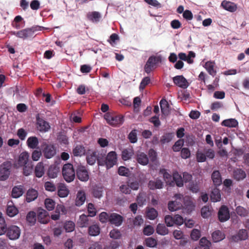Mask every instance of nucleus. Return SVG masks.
Returning a JSON list of instances; mask_svg holds the SVG:
<instances>
[{
	"instance_id": "f257e3e1",
	"label": "nucleus",
	"mask_w": 249,
	"mask_h": 249,
	"mask_svg": "<svg viewBox=\"0 0 249 249\" xmlns=\"http://www.w3.org/2000/svg\"><path fill=\"white\" fill-rule=\"evenodd\" d=\"M62 172L64 179L68 183L72 182L75 178V172L73 166L71 163L64 164Z\"/></svg>"
},
{
	"instance_id": "f03ea898",
	"label": "nucleus",
	"mask_w": 249,
	"mask_h": 249,
	"mask_svg": "<svg viewBox=\"0 0 249 249\" xmlns=\"http://www.w3.org/2000/svg\"><path fill=\"white\" fill-rule=\"evenodd\" d=\"M104 118L107 123L112 126H120L124 121L123 115H116L109 112L105 114Z\"/></svg>"
},
{
	"instance_id": "7ed1b4c3",
	"label": "nucleus",
	"mask_w": 249,
	"mask_h": 249,
	"mask_svg": "<svg viewBox=\"0 0 249 249\" xmlns=\"http://www.w3.org/2000/svg\"><path fill=\"white\" fill-rule=\"evenodd\" d=\"M43 27L38 25L33 26L31 28L22 29L17 32V36L23 39L31 37L34 36L35 32L41 31Z\"/></svg>"
},
{
	"instance_id": "20e7f679",
	"label": "nucleus",
	"mask_w": 249,
	"mask_h": 249,
	"mask_svg": "<svg viewBox=\"0 0 249 249\" xmlns=\"http://www.w3.org/2000/svg\"><path fill=\"white\" fill-rule=\"evenodd\" d=\"M161 62L160 56L152 55L149 57L144 66V71L147 73H149L152 71L157 67L158 64Z\"/></svg>"
},
{
	"instance_id": "39448f33",
	"label": "nucleus",
	"mask_w": 249,
	"mask_h": 249,
	"mask_svg": "<svg viewBox=\"0 0 249 249\" xmlns=\"http://www.w3.org/2000/svg\"><path fill=\"white\" fill-rule=\"evenodd\" d=\"M176 200L169 201L168 203V209L170 211L174 212L181 209L182 206L183 195L179 194L175 195Z\"/></svg>"
},
{
	"instance_id": "423d86ee",
	"label": "nucleus",
	"mask_w": 249,
	"mask_h": 249,
	"mask_svg": "<svg viewBox=\"0 0 249 249\" xmlns=\"http://www.w3.org/2000/svg\"><path fill=\"white\" fill-rule=\"evenodd\" d=\"M12 168L10 161L4 162L0 166V180H5L8 178Z\"/></svg>"
},
{
	"instance_id": "0eeeda50",
	"label": "nucleus",
	"mask_w": 249,
	"mask_h": 249,
	"mask_svg": "<svg viewBox=\"0 0 249 249\" xmlns=\"http://www.w3.org/2000/svg\"><path fill=\"white\" fill-rule=\"evenodd\" d=\"M76 176L81 181H87L89 178V175L86 167L81 165H78L76 169Z\"/></svg>"
},
{
	"instance_id": "6e6552de",
	"label": "nucleus",
	"mask_w": 249,
	"mask_h": 249,
	"mask_svg": "<svg viewBox=\"0 0 249 249\" xmlns=\"http://www.w3.org/2000/svg\"><path fill=\"white\" fill-rule=\"evenodd\" d=\"M218 220L221 222H224L228 220L230 218V214L229 208L225 205H222L218 212Z\"/></svg>"
},
{
	"instance_id": "1a4fd4ad",
	"label": "nucleus",
	"mask_w": 249,
	"mask_h": 249,
	"mask_svg": "<svg viewBox=\"0 0 249 249\" xmlns=\"http://www.w3.org/2000/svg\"><path fill=\"white\" fill-rule=\"evenodd\" d=\"M37 220L42 224H47L50 220L48 212L42 208H38L37 214Z\"/></svg>"
},
{
	"instance_id": "9d476101",
	"label": "nucleus",
	"mask_w": 249,
	"mask_h": 249,
	"mask_svg": "<svg viewBox=\"0 0 249 249\" xmlns=\"http://www.w3.org/2000/svg\"><path fill=\"white\" fill-rule=\"evenodd\" d=\"M44 156L46 159H51L56 154V148L53 144H46L43 149Z\"/></svg>"
},
{
	"instance_id": "9b49d317",
	"label": "nucleus",
	"mask_w": 249,
	"mask_h": 249,
	"mask_svg": "<svg viewBox=\"0 0 249 249\" xmlns=\"http://www.w3.org/2000/svg\"><path fill=\"white\" fill-rule=\"evenodd\" d=\"M174 84L182 89H186L189 86V83L183 75H177L173 77Z\"/></svg>"
},
{
	"instance_id": "f8f14e48",
	"label": "nucleus",
	"mask_w": 249,
	"mask_h": 249,
	"mask_svg": "<svg viewBox=\"0 0 249 249\" xmlns=\"http://www.w3.org/2000/svg\"><path fill=\"white\" fill-rule=\"evenodd\" d=\"M107 161V168L112 167L117 162V155L115 151H111L108 153L106 157Z\"/></svg>"
},
{
	"instance_id": "ddd939ff",
	"label": "nucleus",
	"mask_w": 249,
	"mask_h": 249,
	"mask_svg": "<svg viewBox=\"0 0 249 249\" xmlns=\"http://www.w3.org/2000/svg\"><path fill=\"white\" fill-rule=\"evenodd\" d=\"M104 191V187L101 185H95L91 188V193L93 197L101 198L103 196Z\"/></svg>"
},
{
	"instance_id": "4468645a",
	"label": "nucleus",
	"mask_w": 249,
	"mask_h": 249,
	"mask_svg": "<svg viewBox=\"0 0 249 249\" xmlns=\"http://www.w3.org/2000/svg\"><path fill=\"white\" fill-rule=\"evenodd\" d=\"M98 158V152L88 150L87 153L86 160L87 163L91 165H93Z\"/></svg>"
},
{
	"instance_id": "2eb2a0df",
	"label": "nucleus",
	"mask_w": 249,
	"mask_h": 249,
	"mask_svg": "<svg viewBox=\"0 0 249 249\" xmlns=\"http://www.w3.org/2000/svg\"><path fill=\"white\" fill-rule=\"evenodd\" d=\"M36 121L37 128L40 131L46 132L50 129V126L47 122L39 118V116L36 117Z\"/></svg>"
},
{
	"instance_id": "dca6fc26",
	"label": "nucleus",
	"mask_w": 249,
	"mask_h": 249,
	"mask_svg": "<svg viewBox=\"0 0 249 249\" xmlns=\"http://www.w3.org/2000/svg\"><path fill=\"white\" fill-rule=\"evenodd\" d=\"M123 221V217L116 213H112L109 215V222L116 226H120Z\"/></svg>"
},
{
	"instance_id": "f3484780",
	"label": "nucleus",
	"mask_w": 249,
	"mask_h": 249,
	"mask_svg": "<svg viewBox=\"0 0 249 249\" xmlns=\"http://www.w3.org/2000/svg\"><path fill=\"white\" fill-rule=\"evenodd\" d=\"M221 6L223 9L230 12H234L237 9V5L234 2L230 1H222Z\"/></svg>"
},
{
	"instance_id": "a211bd4d",
	"label": "nucleus",
	"mask_w": 249,
	"mask_h": 249,
	"mask_svg": "<svg viewBox=\"0 0 249 249\" xmlns=\"http://www.w3.org/2000/svg\"><path fill=\"white\" fill-rule=\"evenodd\" d=\"M137 162L142 165H146L149 162V159L147 155L143 152H139L136 156Z\"/></svg>"
},
{
	"instance_id": "6ab92c4d",
	"label": "nucleus",
	"mask_w": 249,
	"mask_h": 249,
	"mask_svg": "<svg viewBox=\"0 0 249 249\" xmlns=\"http://www.w3.org/2000/svg\"><path fill=\"white\" fill-rule=\"evenodd\" d=\"M161 111L162 114L167 116L170 114L169 105L168 102L165 99H162L160 102Z\"/></svg>"
},
{
	"instance_id": "aec40b11",
	"label": "nucleus",
	"mask_w": 249,
	"mask_h": 249,
	"mask_svg": "<svg viewBox=\"0 0 249 249\" xmlns=\"http://www.w3.org/2000/svg\"><path fill=\"white\" fill-rule=\"evenodd\" d=\"M233 177L236 180L240 181L246 178V174L242 169L237 168L233 171Z\"/></svg>"
},
{
	"instance_id": "412c9836",
	"label": "nucleus",
	"mask_w": 249,
	"mask_h": 249,
	"mask_svg": "<svg viewBox=\"0 0 249 249\" xmlns=\"http://www.w3.org/2000/svg\"><path fill=\"white\" fill-rule=\"evenodd\" d=\"M86 198V193L84 191L80 190L77 192L75 199V205L81 206L83 204Z\"/></svg>"
},
{
	"instance_id": "4be33fe9",
	"label": "nucleus",
	"mask_w": 249,
	"mask_h": 249,
	"mask_svg": "<svg viewBox=\"0 0 249 249\" xmlns=\"http://www.w3.org/2000/svg\"><path fill=\"white\" fill-rule=\"evenodd\" d=\"M29 155L27 152H23L21 153L19 156L18 161V164L19 166H22L24 165L30 163L29 161Z\"/></svg>"
},
{
	"instance_id": "5701e85b",
	"label": "nucleus",
	"mask_w": 249,
	"mask_h": 249,
	"mask_svg": "<svg viewBox=\"0 0 249 249\" xmlns=\"http://www.w3.org/2000/svg\"><path fill=\"white\" fill-rule=\"evenodd\" d=\"M38 192L34 189H30L26 193V200L27 202H31L37 198Z\"/></svg>"
},
{
	"instance_id": "b1692460",
	"label": "nucleus",
	"mask_w": 249,
	"mask_h": 249,
	"mask_svg": "<svg viewBox=\"0 0 249 249\" xmlns=\"http://www.w3.org/2000/svg\"><path fill=\"white\" fill-rule=\"evenodd\" d=\"M86 153L85 147L81 144L76 145L72 149V154L75 157H81Z\"/></svg>"
},
{
	"instance_id": "393cba45",
	"label": "nucleus",
	"mask_w": 249,
	"mask_h": 249,
	"mask_svg": "<svg viewBox=\"0 0 249 249\" xmlns=\"http://www.w3.org/2000/svg\"><path fill=\"white\" fill-rule=\"evenodd\" d=\"M163 186V183L160 179L150 180L148 183V187L151 190L160 189Z\"/></svg>"
},
{
	"instance_id": "a878e982",
	"label": "nucleus",
	"mask_w": 249,
	"mask_h": 249,
	"mask_svg": "<svg viewBox=\"0 0 249 249\" xmlns=\"http://www.w3.org/2000/svg\"><path fill=\"white\" fill-rule=\"evenodd\" d=\"M87 18L92 22H99L101 18V15L99 12H89L87 14Z\"/></svg>"
},
{
	"instance_id": "bb28decb",
	"label": "nucleus",
	"mask_w": 249,
	"mask_h": 249,
	"mask_svg": "<svg viewBox=\"0 0 249 249\" xmlns=\"http://www.w3.org/2000/svg\"><path fill=\"white\" fill-rule=\"evenodd\" d=\"M212 179L215 186H219L222 184V177L218 170L214 171L212 174Z\"/></svg>"
},
{
	"instance_id": "cd10ccee",
	"label": "nucleus",
	"mask_w": 249,
	"mask_h": 249,
	"mask_svg": "<svg viewBox=\"0 0 249 249\" xmlns=\"http://www.w3.org/2000/svg\"><path fill=\"white\" fill-rule=\"evenodd\" d=\"M45 172L44 166L42 162H38L35 168V174L37 178L42 177Z\"/></svg>"
},
{
	"instance_id": "c85d7f7f",
	"label": "nucleus",
	"mask_w": 249,
	"mask_h": 249,
	"mask_svg": "<svg viewBox=\"0 0 249 249\" xmlns=\"http://www.w3.org/2000/svg\"><path fill=\"white\" fill-rule=\"evenodd\" d=\"M214 62L213 61H207L205 63L204 68L206 69L209 74L214 77L216 73V71L214 69Z\"/></svg>"
},
{
	"instance_id": "c756f323",
	"label": "nucleus",
	"mask_w": 249,
	"mask_h": 249,
	"mask_svg": "<svg viewBox=\"0 0 249 249\" xmlns=\"http://www.w3.org/2000/svg\"><path fill=\"white\" fill-rule=\"evenodd\" d=\"M6 213L10 217L16 215V206L12 201H9L7 203Z\"/></svg>"
},
{
	"instance_id": "7c9ffc66",
	"label": "nucleus",
	"mask_w": 249,
	"mask_h": 249,
	"mask_svg": "<svg viewBox=\"0 0 249 249\" xmlns=\"http://www.w3.org/2000/svg\"><path fill=\"white\" fill-rule=\"evenodd\" d=\"M173 181L174 182V184H176L178 187H182L183 186V181L182 177L178 172H175L173 174Z\"/></svg>"
},
{
	"instance_id": "2f4dec72",
	"label": "nucleus",
	"mask_w": 249,
	"mask_h": 249,
	"mask_svg": "<svg viewBox=\"0 0 249 249\" xmlns=\"http://www.w3.org/2000/svg\"><path fill=\"white\" fill-rule=\"evenodd\" d=\"M213 240L214 242H219L225 238V235L219 230L216 231L212 234Z\"/></svg>"
},
{
	"instance_id": "473e14b6",
	"label": "nucleus",
	"mask_w": 249,
	"mask_h": 249,
	"mask_svg": "<svg viewBox=\"0 0 249 249\" xmlns=\"http://www.w3.org/2000/svg\"><path fill=\"white\" fill-rule=\"evenodd\" d=\"M210 197L213 202L219 201L221 199V194L219 189L217 188L213 189L211 193Z\"/></svg>"
},
{
	"instance_id": "72a5a7b5",
	"label": "nucleus",
	"mask_w": 249,
	"mask_h": 249,
	"mask_svg": "<svg viewBox=\"0 0 249 249\" xmlns=\"http://www.w3.org/2000/svg\"><path fill=\"white\" fill-rule=\"evenodd\" d=\"M221 124L223 126L229 127H236L238 126V123L235 119H229L224 120Z\"/></svg>"
},
{
	"instance_id": "f704fd0d",
	"label": "nucleus",
	"mask_w": 249,
	"mask_h": 249,
	"mask_svg": "<svg viewBox=\"0 0 249 249\" xmlns=\"http://www.w3.org/2000/svg\"><path fill=\"white\" fill-rule=\"evenodd\" d=\"M160 172L163 174L164 179L166 183L170 186H174V182L172 180L173 176L168 173L165 169H162Z\"/></svg>"
},
{
	"instance_id": "c9c22d12",
	"label": "nucleus",
	"mask_w": 249,
	"mask_h": 249,
	"mask_svg": "<svg viewBox=\"0 0 249 249\" xmlns=\"http://www.w3.org/2000/svg\"><path fill=\"white\" fill-rule=\"evenodd\" d=\"M88 232L90 236H97L100 233V228L97 224L91 225L89 227Z\"/></svg>"
},
{
	"instance_id": "e433bc0d",
	"label": "nucleus",
	"mask_w": 249,
	"mask_h": 249,
	"mask_svg": "<svg viewBox=\"0 0 249 249\" xmlns=\"http://www.w3.org/2000/svg\"><path fill=\"white\" fill-rule=\"evenodd\" d=\"M88 216L83 214L80 216L79 219L77 221V224L82 228L87 227L88 226L89 223Z\"/></svg>"
},
{
	"instance_id": "4c0bfd02",
	"label": "nucleus",
	"mask_w": 249,
	"mask_h": 249,
	"mask_svg": "<svg viewBox=\"0 0 249 249\" xmlns=\"http://www.w3.org/2000/svg\"><path fill=\"white\" fill-rule=\"evenodd\" d=\"M58 172L59 168L56 166L53 165L49 168L48 175L50 178H54L57 177Z\"/></svg>"
},
{
	"instance_id": "58836bf2",
	"label": "nucleus",
	"mask_w": 249,
	"mask_h": 249,
	"mask_svg": "<svg viewBox=\"0 0 249 249\" xmlns=\"http://www.w3.org/2000/svg\"><path fill=\"white\" fill-rule=\"evenodd\" d=\"M57 194L59 196L65 197L69 195V190L64 185H61L58 187Z\"/></svg>"
},
{
	"instance_id": "ea45409f",
	"label": "nucleus",
	"mask_w": 249,
	"mask_h": 249,
	"mask_svg": "<svg viewBox=\"0 0 249 249\" xmlns=\"http://www.w3.org/2000/svg\"><path fill=\"white\" fill-rule=\"evenodd\" d=\"M22 166L23 167V174L24 176H28L33 172V165L32 161Z\"/></svg>"
},
{
	"instance_id": "a19ab883",
	"label": "nucleus",
	"mask_w": 249,
	"mask_h": 249,
	"mask_svg": "<svg viewBox=\"0 0 249 249\" xmlns=\"http://www.w3.org/2000/svg\"><path fill=\"white\" fill-rule=\"evenodd\" d=\"M27 144L29 147L35 149L36 148L38 144V139L36 137H30L27 141Z\"/></svg>"
},
{
	"instance_id": "79ce46f5",
	"label": "nucleus",
	"mask_w": 249,
	"mask_h": 249,
	"mask_svg": "<svg viewBox=\"0 0 249 249\" xmlns=\"http://www.w3.org/2000/svg\"><path fill=\"white\" fill-rule=\"evenodd\" d=\"M7 226L2 213L0 212V235L4 234L7 231Z\"/></svg>"
},
{
	"instance_id": "37998d69",
	"label": "nucleus",
	"mask_w": 249,
	"mask_h": 249,
	"mask_svg": "<svg viewBox=\"0 0 249 249\" xmlns=\"http://www.w3.org/2000/svg\"><path fill=\"white\" fill-rule=\"evenodd\" d=\"M168 229L163 224H159L156 228V232L158 234L165 235L168 233Z\"/></svg>"
},
{
	"instance_id": "c03bdc74",
	"label": "nucleus",
	"mask_w": 249,
	"mask_h": 249,
	"mask_svg": "<svg viewBox=\"0 0 249 249\" xmlns=\"http://www.w3.org/2000/svg\"><path fill=\"white\" fill-rule=\"evenodd\" d=\"M27 221L31 225H34L36 220V214L34 211L29 212L26 216Z\"/></svg>"
},
{
	"instance_id": "a18cd8bd",
	"label": "nucleus",
	"mask_w": 249,
	"mask_h": 249,
	"mask_svg": "<svg viewBox=\"0 0 249 249\" xmlns=\"http://www.w3.org/2000/svg\"><path fill=\"white\" fill-rule=\"evenodd\" d=\"M146 216L150 220L155 219L158 216V212L153 208H149L146 211Z\"/></svg>"
},
{
	"instance_id": "49530a36",
	"label": "nucleus",
	"mask_w": 249,
	"mask_h": 249,
	"mask_svg": "<svg viewBox=\"0 0 249 249\" xmlns=\"http://www.w3.org/2000/svg\"><path fill=\"white\" fill-rule=\"evenodd\" d=\"M235 211L237 214L241 217H246L249 214L248 210L241 206L237 207Z\"/></svg>"
},
{
	"instance_id": "de8ad7c7",
	"label": "nucleus",
	"mask_w": 249,
	"mask_h": 249,
	"mask_svg": "<svg viewBox=\"0 0 249 249\" xmlns=\"http://www.w3.org/2000/svg\"><path fill=\"white\" fill-rule=\"evenodd\" d=\"M174 136L173 133H167L164 134L160 139V142L164 144L169 142Z\"/></svg>"
},
{
	"instance_id": "09e8293b",
	"label": "nucleus",
	"mask_w": 249,
	"mask_h": 249,
	"mask_svg": "<svg viewBox=\"0 0 249 249\" xmlns=\"http://www.w3.org/2000/svg\"><path fill=\"white\" fill-rule=\"evenodd\" d=\"M157 240L152 237H148L144 240L145 245L149 248L155 247L157 245Z\"/></svg>"
},
{
	"instance_id": "8fccbe9b",
	"label": "nucleus",
	"mask_w": 249,
	"mask_h": 249,
	"mask_svg": "<svg viewBox=\"0 0 249 249\" xmlns=\"http://www.w3.org/2000/svg\"><path fill=\"white\" fill-rule=\"evenodd\" d=\"M7 236L11 240L16 239V226H12L7 229Z\"/></svg>"
},
{
	"instance_id": "3c124183",
	"label": "nucleus",
	"mask_w": 249,
	"mask_h": 249,
	"mask_svg": "<svg viewBox=\"0 0 249 249\" xmlns=\"http://www.w3.org/2000/svg\"><path fill=\"white\" fill-rule=\"evenodd\" d=\"M55 202L51 198H46L45 200V205L48 211H52L54 208Z\"/></svg>"
},
{
	"instance_id": "603ef678",
	"label": "nucleus",
	"mask_w": 249,
	"mask_h": 249,
	"mask_svg": "<svg viewBox=\"0 0 249 249\" xmlns=\"http://www.w3.org/2000/svg\"><path fill=\"white\" fill-rule=\"evenodd\" d=\"M133 155V152L131 149H124L122 151V158L123 160H127L130 159Z\"/></svg>"
},
{
	"instance_id": "864d4df0",
	"label": "nucleus",
	"mask_w": 249,
	"mask_h": 249,
	"mask_svg": "<svg viewBox=\"0 0 249 249\" xmlns=\"http://www.w3.org/2000/svg\"><path fill=\"white\" fill-rule=\"evenodd\" d=\"M128 138L131 143H135L137 142V134L136 129L132 130L128 136Z\"/></svg>"
},
{
	"instance_id": "5fc2aeb1",
	"label": "nucleus",
	"mask_w": 249,
	"mask_h": 249,
	"mask_svg": "<svg viewBox=\"0 0 249 249\" xmlns=\"http://www.w3.org/2000/svg\"><path fill=\"white\" fill-rule=\"evenodd\" d=\"M145 195L143 193H139L137 197V202L140 206L143 205L146 201Z\"/></svg>"
},
{
	"instance_id": "6e6d98bb",
	"label": "nucleus",
	"mask_w": 249,
	"mask_h": 249,
	"mask_svg": "<svg viewBox=\"0 0 249 249\" xmlns=\"http://www.w3.org/2000/svg\"><path fill=\"white\" fill-rule=\"evenodd\" d=\"M181 157L183 159L189 158L191 156V152L188 148H183L180 151Z\"/></svg>"
},
{
	"instance_id": "4d7b16f0",
	"label": "nucleus",
	"mask_w": 249,
	"mask_h": 249,
	"mask_svg": "<svg viewBox=\"0 0 249 249\" xmlns=\"http://www.w3.org/2000/svg\"><path fill=\"white\" fill-rule=\"evenodd\" d=\"M201 214L203 218H207L211 214V210L207 206H204L201 210Z\"/></svg>"
},
{
	"instance_id": "13d9d810",
	"label": "nucleus",
	"mask_w": 249,
	"mask_h": 249,
	"mask_svg": "<svg viewBox=\"0 0 249 249\" xmlns=\"http://www.w3.org/2000/svg\"><path fill=\"white\" fill-rule=\"evenodd\" d=\"M237 235L238 239L241 240H245L248 237V232L247 230L244 229L240 230Z\"/></svg>"
},
{
	"instance_id": "bf43d9fd",
	"label": "nucleus",
	"mask_w": 249,
	"mask_h": 249,
	"mask_svg": "<svg viewBox=\"0 0 249 249\" xmlns=\"http://www.w3.org/2000/svg\"><path fill=\"white\" fill-rule=\"evenodd\" d=\"M64 227L67 232H71L74 230L75 224L71 221H67L65 224Z\"/></svg>"
},
{
	"instance_id": "052dcab7",
	"label": "nucleus",
	"mask_w": 249,
	"mask_h": 249,
	"mask_svg": "<svg viewBox=\"0 0 249 249\" xmlns=\"http://www.w3.org/2000/svg\"><path fill=\"white\" fill-rule=\"evenodd\" d=\"M44 187L46 190L50 192H54L56 190V186L55 184L50 181H47L45 183Z\"/></svg>"
},
{
	"instance_id": "680f3d73",
	"label": "nucleus",
	"mask_w": 249,
	"mask_h": 249,
	"mask_svg": "<svg viewBox=\"0 0 249 249\" xmlns=\"http://www.w3.org/2000/svg\"><path fill=\"white\" fill-rule=\"evenodd\" d=\"M183 145V142L181 140L177 141L172 147V149L175 152L181 151V147Z\"/></svg>"
},
{
	"instance_id": "e2e57ef3",
	"label": "nucleus",
	"mask_w": 249,
	"mask_h": 249,
	"mask_svg": "<svg viewBox=\"0 0 249 249\" xmlns=\"http://www.w3.org/2000/svg\"><path fill=\"white\" fill-rule=\"evenodd\" d=\"M154 232V228L151 225H146L143 230V233L144 235L149 236Z\"/></svg>"
},
{
	"instance_id": "0e129e2a",
	"label": "nucleus",
	"mask_w": 249,
	"mask_h": 249,
	"mask_svg": "<svg viewBox=\"0 0 249 249\" xmlns=\"http://www.w3.org/2000/svg\"><path fill=\"white\" fill-rule=\"evenodd\" d=\"M129 169L124 166H120L118 168V174L122 176L128 177L129 176Z\"/></svg>"
},
{
	"instance_id": "69168bd1",
	"label": "nucleus",
	"mask_w": 249,
	"mask_h": 249,
	"mask_svg": "<svg viewBox=\"0 0 249 249\" xmlns=\"http://www.w3.org/2000/svg\"><path fill=\"white\" fill-rule=\"evenodd\" d=\"M199 245L201 249H202L206 247H210L211 246V243L210 241L207 240L206 237H202L200 240Z\"/></svg>"
},
{
	"instance_id": "338daca9",
	"label": "nucleus",
	"mask_w": 249,
	"mask_h": 249,
	"mask_svg": "<svg viewBox=\"0 0 249 249\" xmlns=\"http://www.w3.org/2000/svg\"><path fill=\"white\" fill-rule=\"evenodd\" d=\"M148 156H149L150 160L152 162H155V161H156L157 159V153L154 149L151 148L149 150Z\"/></svg>"
},
{
	"instance_id": "774afa93",
	"label": "nucleus",
	"mask_w": 249,
	"mask_h": 249,
	"mask_svg": "<svg viewBox=\"0 0 249 249\" xmlns=\"http://www.w3.org/2000/svg\"><path fill=\"white\" fill-rule=\"evenodd\" d=\"M110 237L113 239H119L121 237V233L118 230L113 229L109 233Z\"/></svg>"
}]
</instances>
